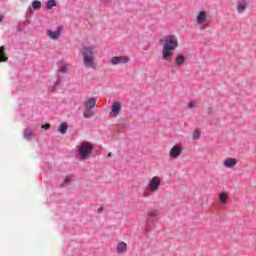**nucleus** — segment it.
Masks as SVG:
<instances>
[{"mask_svg": "<svg viewBox=\"0 0 256 256\" xmlns=\"http://www.w3.org/2000/svg\"><path fill=\"white\" fill-rule=\"evenodd\" d=\"M160 43H164L162 50V59L164 61H170V59L173 57V50L179 47V40H177V36H166L164 40L160 41Z\"/></svg>", "mask_w": 256, "mask_h": 256, "instance_id": "1", "label": "nucleus"}, {"mask_svg": "<svg viewBox=\"0 0 256 256\" xmlns=\"http://www.w3.org/2000/svg\"><path fill=\"white\" fill-rule=\"evenodd\" d=\"M80 53L83 57L84 67H86V69H95V58L97 57L96 47L83 46Z\"/></svg>", "mask_w": 256, "mask_h": 256, "instance_id": "2", "label": "nucleus"}, {"mask_svg": "<svg viewBox=\"0 0 256 256\" xmlns=\"http://www.w3.org/2000/svg\"><path fill=\"white\" fill-rule=\"evenodd\" d=\"M91 153H93V144L87 141L81 142L80 146H78L80 161H86V159H89Z\"/></svg>", "mask_w": 256, "mask_h": 256, "instance_id": "3", "label": "nucleus"}, {"mask_svg": "<svg viewBox=\"0 0 256 256\" xmlns=\"http://www.w3.org/2000/svg\"><path fill=\"white\" fill-rule=\"evenodd\" d=\"M159 187H161V177H152L148 183V189L150 193H157V191H159Z\"/></svg>", "mask_w": 256, "mask_h": 256, "instance_id": "4", "label": "nucleus"}, {"mask_svg": "<svg viewBox=\"0 0 256 256\" xmlns=\"http://www.w3.org/2000/svg\"><path fill=\"white\" fill-rule=\"evenodd\" d=\"M196 21L198 23V25L200 26V29L203 31L205 29H207L209 27V25L205 24V21H207V12L201 10L197 17H196Z\"/></svg>", "mask_w": 256, "mask_h": 256, "instance_id": "5", "label": "nucleus"}, {"mask_svg": "<svg viewBox=\"0 0 256 256\" xmlns=\"http://www.w3.org/2000/svg\"><path fill=\"white\" fill-rule=\"evenodd\" d=\"M122 107L123 106H122L121 102L114 101L112 106H111L109 116L112 117V118L119 117V114L121 113Z\"/></svg>", "mask_w": 256, "mask_h": 256, "instance_id": "6", "label": "nucleus"}, {"mask_svg": "<svg viewBox=\"0 0 256 256\" xmlns=\"http://www.w3.org/2000/svg\"><path fill=\"white\" fill-rule=\"evenodd\" d=\"M182 153H183V146L176 144L170 149L169 157L170 159H177L178 157H181Z\"/></svg>", "mask_w": 256, "mask_h": 256, "instance_id": "7", "label": "nucleus"}, {"mask_svg": "<svg viewBox=\"0 0 256 256\" xmlns=\"http://www.w3.org/2000/svg\"><path fill=\"white\" fill-rule=\"evenodd\" d=\"M129 61H131L129 56H114L111 58L110 63L112 65H125L129 63Z\"/></svg>", "mask_w": 256, "mask_h": 256, "instance_id": "8", "label": "nucleus"}, {"mask_svg": "<svg viewBox=\"0 0 256 256\" xmlns=\"http://www.w3.org/2000/svg\"><path fill=\"white\" fill-rule=\"evenodd\" d=\"M149 219L147 220L146 231H149V223H154L157 221V217H159V210H150L148 212Z\"/></svg>", "mask_w": 256, "mask_h": 256, "instance_id": "9", "label": "nucleus"}, {"mask_svg": "<svg viewBox=\"0 0 256 256\" xmlns=\"http://www.w3.org/2000/svg\"><path fill=\"white\" fill-rule=\"evenodd\" d=\"M47 35L50 37V39H53L54 41H57L59 37H61V28H58L57 30H47Z\"/></svg>", "mask_w": 256, "mask_h": 256, "instance_id": "10", "label": "nucleus"}, {"mask_svg": "<svg viewBox=\"0 0 256 256\" xmlns=\"http://www.w3.org/2000/svg\"><path fill=\"white\" fill-rule=\"evenodd\" d=\"M224 167H226V169H233V167H235V165H237V159L235 158H226L223 162Z\"/></svg>", "mask_w": 256, "mask_h": 256, "instance_id": "11", "label": "nucleus"}, {"mask_svg": "<svg viewBox=\"0 0 256 256\" xmlns=\"http://www.w3.org/2000/svg\"><path fill=\"white\" fill-rule=\"evenodd\" d=\"M97 105V98L92 97L84 101V107L87 109H93Z\"/></svg>", "mask_w": 256, "mask_h": 256, "instance_id": "12", "label": "nucleus"}, {"mask_svg": "<svg viewBox=\"0 0 256 256\" xmlns=\"http://www.w3.org/2000/svg\"><path fill=\"white\" fill-rule=\"evenodd\" d=\"M5 50V46L0 47V63H7V61H9V57H7Z\"/></svg>", "mask_w": 256, "mask_h": 256, "instance_id": "13", "label": "nucleus"}, {"mask_svg": "<svg viewBox=\"0 0 256 256\" xmlns=\"http://www.w3.org/2000/svg\"><path fill=\"white\" fill-rule=\"evenodd\" d=\"M247 9V2L245 0H239L237 4L238 13H243Z\"/></svg>", "mask_w": 256, "mask_h": 256, "instance_id": "14", "label": "nucleus"}, {"mask_svg": "<svg viewBox=\"0 0 256 256\" xmlns=\"http://www.w3.org/2000/svg\"><path fill=\"white\" fill-rule=\"evenodd\" d=\"M175 63L178 67L185 65V56L183 54H178L175 58Z\"/></svg>", "mask_w": 256, "mask_h": 256, "instance_id": "15", "label": "nucleus"}, {"mask_svg": "<svg viewBox=\"0 0 256 256\" xmlns=\"http://www.w3.org/2000/svg\"><path fill=\"white\" fill-rule=\"evenodd\" d=\"M219 201L222 205H227V201H229V194H227V192L220 193Z\"/></svg>", "mask_w": 256, "mask_h": 256, "instance_id": "16", "label": "nucleus"}, {"mask_svg": "<svg viewBox=\"0 0 256 256\" xmlns=\"http://www.w3.org/2000/svg\"><path fill=\"white\" fill-rule=\"evenodd\" d=\"M95 115V112H93V109L91 108H85L84 107V111H83V117L85 119H91V117H93Z\"/></svg>", "mask_w": 256, "mask_h": 256, "instance_id": "17", "label": "nucleus"}, {"mask_svg": "<svg viewBox=\"0 0 256 256\" xmlns=\"http://www.w3.org/2000/svg\"><path fill=\"white\" fill-rule=\"evenodd\" d=\"M24 139L31 141L33 139V131L30 128L24 130Z\"/></svg>", "mask_w": 256, "mask_h": 256, "instance_id": "18", "label": "nucleus"}, {"mask_svg": "<svg viewBox=\"0 0 256 256\" xmlns=\"http://www.w3.org/2000/svg\"><path fill=\"white\" fill-rule=\"evenodd\" d=\"M117 251L118 253H125L127 251V243L125 242L118 243Z\"/></svg>", "mask_w": 256, "mask_h": 256, "instance_id": "19", "label": "nucleus"}, {"mask_svg": "<svg viewBox=\"0 0 256 256\" xmlns=\"http://www.w3.org/2000/svg\"><path fill=\"white\" fill-rule=\"evenodd\" d=\"M67 129H69L67 122H63L62 124H60L59 133H61L62 135H65V133H67Z\"/></svg>", "mask_w": 256, "mask_h": 256, "instance_id": "20", "label": "nucleus"}, {"mask_svg": "<svg viewBox=\"0 0 256 256\" xmlns=\"http://www.w3.org/2000/svg\"><path fill=\"white\" fill-rule=\"evenodd\" d=\"M32 8L35 10V11H39V9H41V1L39 0H35L32 2Z\"/></svg>", "mask_w": 256, "mask_h": 256, "instance_id": "21", "label": "nucleus"}, {"mask_svg": "<svg viewBox=\"0 0 256 256\" xmlns=\"http://www.w3.org/2000/svg\"><path fill=\"white\" fill-rule=\"evenodd\" d=\"M57 6V2L55 0H48L46 7L47 9H53V7Z\"/></svg>", "mask_w": 256, "mask_h": 256, "instance_id": "22", "label": "nucleus"}, {"mask_svg": "<svg viewBox=\"0 0 256 256\" xmlns=\"http://www.w3.org/2000/svg\"><path fill=\"white\" fill-rule=\"evenodd\" d=\"M68 70H69L68 65H61L60 68L58 69V73H67Z\"/></svg>", "mask_w": 256, "mask_h": 256, "instance_id": "23", "label": "nucleus"}, {"mask_svg": "<svg viewBox=\"0 0 256 256\" xmlns=\"http://www.w3.org/2000/svg\"><path fill=\"white\" fill-rule=\"evenodd\" d=\"M201 138V131L199 129H196L193 133V139L197 141V139Z\"/></svg>", "mask_w": 256, "mask_h": 256, "instance_id": "24", "label": "nucleus"}, {"mask_svg": "<svg viewBox=\"0 0 256 256\" xmlns=\"http://www.w3.org/2000/svg\"><path fill=\"white\" fill-rule=\"evenodd\" d=\"M189 109H195L197 107V102L195 101H190L188 104Z\"/></svg>", "mask_w": 256, "mask_h": 256, "instance_id": "25", "label": "nucleus"}, {"mask_svg": "<svg viewBox=\"0 0 256 256\" xmlns=\"http://www.w3.org/2000/svg\"><path fill=\"white\" fill-rule=\"evenodd\" d=\"M71 177L67 176L65 179H64V184L65 185H69V183H71Z\"/></svg>", "mask_w": 256, "mask_h": 256, "instance_id": "26", "label": "nucleus"}, {"mask_svg": "<svg viewBox=\"0 0 256 256\" xmlns=\"http://www.w3.org/2000/svg\"><path fill=\"white\" fill-rule=\"evenodd\" d=\"M151 191H149V189L148 190H146V191H144V193H143V197H150L151 196Z\"/></svg>", "mask_w": 256, "mask_h": 256, "instance_id": "27", "label": "nucleus"}, {"mask_svg": "<svg viewBox=\"0 0 256 256\" xmlns=\"http://www.w3.org/2000/svg\"><path fill=\"white\" fill-rule=\"evenodd\" d=\"M42 129H51V124L47 123L41 126Z\"/></svg>", "mask_w": 256, "mask_h": 256, "instance_id": "28", "label": "nucleus"}, {"mask_svg": "<svg viewBox=\"0 0 256 256\" xmlns=\"http://www.w3.org/2000/svg\"><path fill=\"white\" fill-rule=\"evenodd\" d=\"M101 2H102L104 5H107V4L111 3V0H101Z\"/></svg>", "mask_w": 256, "mask_h": 256, "instance_id": "29", "label": "nucleus"}, {"mask_svg": "<svg viewBox=\"0 0 256 256\" xmlns=\"http://www.w3.org/2000/svg\"><path fill=\"white\" fill-rule=\"evenodd\" d=\"M103 210H104L103 207L98 208V213H103Z\"/></svg>", "mask_w": 256, "mask_h": 256, "instance_id": "30", "label": "nucleus"}, {"mask_svg": "<svg viewBox=\"0 0 256 256\" xmlns=\"http://www.w3.org/2000/svg\"><path fill=\"white\" fill-rule=\"evenodd\" d=\"M28 11L30 12L31 15H33V9L31 7L28 8Z\"/></svg>", "mask_w": 256, "mask_h": 256, "instance_id": "31", "label": "nucleus"}, {"mask_svg": "<svg viewBox=\"0 0 256 256\" xmlns=\"http://www.w3.org/2000/svg\"><path fill=\"white\" fill-rule=\"evenodd\" d=\"M112 156H113V154L111 152L108 153V155H107L108 158H111Z\"/></svg>", "mask_w": 256, "mask_h": 256, "instance_id": "32", "label": "nucleus"}, {"mask_svg": "<svg viewBox=\"0 0 256 256\" xmlns=\"http://www.w3.org/2000/svg\"><path fill=\"white\" fill-rule=\"evenodd\" d=\"M3 19H4V16L0 15V23H1V21H3Z\"/></svg>", "mask_w": 256, "mask_h": 256, "instance_id": "33", "label": "nucleus"}]
</instances>
